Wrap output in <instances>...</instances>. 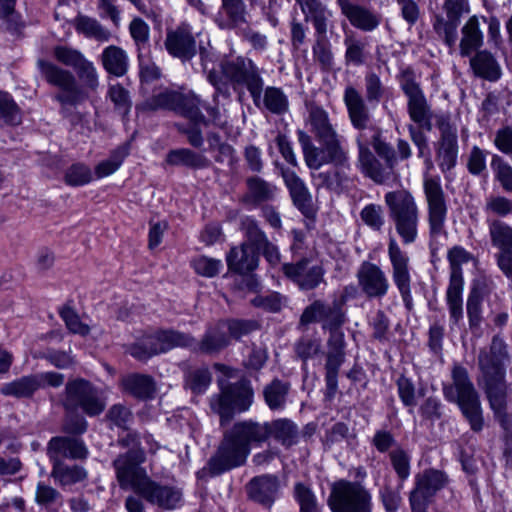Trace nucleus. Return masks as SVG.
I'll return each instance as SVG.
<instances>
[{"mask_svg": "<svg viewBox=\"0 0 512 512\" xmlns=\"http://www.w3.org/2000/svg\"><path fill=\"white\" fill-rule=\"evenodd\" d=\"M219 393L211 397V409L220 417V425L228 424L235 413L246 412L254 400V391L250 381L241 379L230 383L226 379L217 380Z\"/></svg>", "mask_w": 512, "mask_h": 512, "instance_id": "obj_7", "label": "nucleus"}, {"mask_svg": "<svg viewBox=\"0 0 512 512\" xmlns=\"http://www.w3.org/2000/svg\"><path fill=\"white\" fill-rule=\"evenodd\" d=\"M121 391L138 400L152 399L156 393V382L147 374L130 373L120 379Z\"/></svg>", "mask_w": 512, "mask_h": 512, "instance_id": "obj_35", "label": "nucleus"}, {"mask_svg": "<svg viewBox=\"0 0 512 512\" xmlns=\"http://www.w3.org/2000/svg\"><path fill=\"white\" fill-rule=\"evenodd\" d=\"M137 495L148 503L164 510L178 508L183 498L180 488L154 481L151 477Z\"/></svg>", "mask_w": 512, "mask_h": 512, "instance_id": "obj_26", "label": "nucleus"}, {"mask_svg": "<svg viewBox=\"0 0 512 512\" xmlns=\"http://www.w3.org/2000/svg\"><path fill=\"white\" fill-rule=\"evenodd\" d=\"M447 259L450 266V279L446 291V302L450 320L453 324H457L463 317L464 280L461 266L473 260V255L462 246L455 245L449 249Z\"/></svg>", "mask_w": 512, "mask_h": 512, "instance_id": "obj_11", "label": "nucleus"}, {"mask_svg": "<svg viewBox=\"0 0 512 512\" xmlns=\"http://www.w3.org/2000/svg\"><path fill=\"white\" fill-rule=\"evenodd\" d=\"M424 193L428 205V224L430 238L445 234L447 205L438 177H425Z\"/></svg>", "mask_w": 512, "mask_h": 512, "instance_id": "obj_18", "label": "nucleus"}, {"mask_svg": "<svg viewBox=\"0 0 512 512\" xmlns=\"http://www.w3.org/2000/svg\"><path fill=\"white\" fill-rule=\"evenodd\" d=\"M201 105L202 101L195 93L189 92L184 94L179 92L174 112L188 118L190 122L203 123L204 126H208L209 120L201 112Z\"/></svg>", "mask_w": 512, "mask_h": 512, "instance_id": "obj_45", "label": "nucleus"}, {"mask_svg": "<svg viewBox=\"0 0 512 512\" xmlns=\"http://www.w3.org/2000/svg\"><path fill=\"white\" fill-rule=\"evenodd\" d=\"M51 477L60 486L66 487L85 481L88 477V472L79 465H67L64 462H56L52 463Z\"/></svg>", "mask_w": 512, "mask_h": 512, "instance_id": "obj_43", "label": "nucleus"}, {"mask_svg": "<svg viewBox=\"0 0 512 512\" xmlns=\"http://www.w3.org/2000/svg\"><path fill=\"white\" fill-rule=\"evenodd\" d=\"M389 218L404 244L414 243L418 237L419 210L412 194L406 190L385 194Z\"/></svg>", "mask_w": 512, "mask_h": 512, "instance_id": "obj_9", "label": "nucleus"}, {"mask_svg": "<svg viewBox=\"0 0 512 512\" xmlns=\"http://www.w3.org/2000/svg\"><path fill=\"white\" fill-rule=\"evenodd\" d=\"M491 243L500 253H512V227L500 219H487Z\"/></svg>", "mask_w": 512, "mask_h": 512, "instance_id": "obj_49", "label": "nucleus"}, {"mask_svg": "<svg viewBox=\"0 0 512 512\" xmlns=\"http://www.w3.org/2000/svg\"><path fill=\"white\" fill-rule=\"evenodd\" d=\"M144 460V452L136 447H132L114 459L112 465L121 489H132L136 494L139 493L150 477L141 466Z\"/></svg>", "mask_w": 512, "mask_h": 512, "instance_id": "obj_15", "label": "nucleus"}, {"mask_svg": "<svg viewBox=\"0 0 512 512\" xmlns=\"http://www.w3.org/2000/svg\"><path fill=\"white\" fill-rule=\"evenodd\" d=\"M276 166L279 168L284 183L289 190L293 204L303 215L311 217L314 214L312 195L304 181L296 174L295 171L286 168L283 165L276 164Z\"/></svg>", "mask_w": 512, "mask_h": 512, "instance_id": "obj_30", "label": "nucleus"}, {"mask_svg": "<svg viewBox=\"0 0 512 512\" xmlns=\"http://www.w3.org/2000/svg\"><path fill=\"white\" fill-rule=\"evenodd\" d=\"M0 119L10 125L21 123V111L11 95L0 91Z\"/></svg>", "mask_w": 512, "mask_h": 512, "instance_id": "obj_62", "label": "nucleus"}, {"mask_svg": "<svg viewBox=\"0 0 512 512\" xmlns=\"http://www.w3.org/2000/svg\"><path fill=\"white\" fill-rule=\"evenodd\" d=\"M191 266L196 274L206 278H213L219 274L223 264L220 259L200 255L191 260Z\"/></svg>", "mask_w": 512, "mask_h": 512, "instance_id": "obj_63", "label": "nucleus"}, {"mask_svg": "<svg viewBox=\"0 0 512 512\" xmlns=\"http://www.w3.org/2000/svg\"><path fill=\"white\" fill-rule=\"evenodd\" d=\"M268 439L274 438L282 446L290 448L298 443L299 429L296 423L288 418H279L266 422Z\"/></svg>", "mask_w": 512, "mask_h": 512, "instance_id": "obj_38", "label": "nucleus"}, {"mask_svg": "<svg viewBox=\"0 0 512 512\" xmlns=\"http://www.w3.org/2000/svg\"><path fill=\"white\" fill-rule=\"evenodd\" d=\"M344 62L346 66H362L366 63L369 52L367 42L355 32H345L344 36Z\"/></svg>", "mask_w": 512, "mask_h": 512, "instance_id": "obj_40", "label": "nucleus"}, {"mask_svg": "<svg viewBox=\"0 0 512 512\" xmlns=\"http://www.w3.org/2000/svg\"><path fill=\"white\" fill-rule=\"evenodd\" d=\"M226 262L229 271L247 275L243 281L248 290L255 291L257 289L258 281L254 275L250 274L259 264V256L255 250L249 248L248 244L232 247L226 256Z\"/></svg>", "mask_w": 512, "mask_h": 512, "instance_id": "obj_24", "label": "nucleus"}, {"mask_svg": "<svg viewBox=\"0 0 512 512\" xmlns=\"http://www.w3.org/2000/svg\"><path fill=\"white\" fill-rule=\"evenodd\" d=\"M491 169L494 173L495 180H497L503 190L512 192V166L498 154H493L490 163Z\"/></svg>", "mask_w": 512, "mask_h": 512, "instance_id": "obj_58", "label": "nucleus"}, {"mask_svg": "<svg viewBox=\"0 0 512 512\" xmlns=\"http://www.w3.org/2000/svg\"><path fill=\"white\" fill-rule=\"evenodd\" d=\"M164 46L172 57L183 63L197 54L196 39L188 23H181L176 28L167 30Z\"/></svg>", "mask_w": 512, "mask_h": 512, "instance_id": "obj_25", "label": "nucleus"}, {"mask_svg": "<svg viewBox=\"0 0 512 512\" xmlns=\"http://www.w3.org/2000/svg\"><path fill=\"white\" fill-rule=\"evenodd\" d=\"M248 497L266 509H271L280 493V480L276 475L253 477L246 485Z\"/></svg>", "mask_w": 512, "mask_h": 512, "instance_id": "obj_28", "label": "nucleus"}, {"mask_svg": "<svg viewBox=\"0 0 512 512\" xmlns=\"http://www.w3.org/2000/svg\"><path fill=\"white\" fill-rule=\"evenodd\" d=\"M82 86H79L88 96V92H96L99 87V78L94 64L85 60L79 67L75 69Z\"/></svg>", "mask_w": 512, "mask_h": 512, "instance_id": "obj_59", "label": "nucleus"}, {"mask_svg": "<svg viewBox=\"0 0 512 512\" xmlns=\"http://www.w3.org/2000/svg\"><path fill=\"white\" fill-rule=\"evenodd\" d=\"M400 87L407 97V111L413 122L416 120L421 121L424 116L432 113L431 106L420 84L417 82L415 72L412 68L406 67L402 70Z\"/></svg>", "mask_w": 512, "mask_h": 512, "instance_id": "obj_23", "label": "nucleus"}, {"mask_svg": "<svg viewBox=\"0 0 512 512\" xmlns=\"http://www.w3.org/2000/svg\"><path fill=\"white\" fill-rule=\"evenodd\" d=\"M211 383V373L207 367L190 370L185 374V385L194 394L206 391Z\"/></svg>", "mask_w": 512, "mask_h": 512, "instance_id": "obj_61", "label": "nucleus"}, {"mask_svg": "<svg viewBox=\"0 0 512 512\" xmlns=\"http://www.w3.org/2000/svg\"><path fill=\"white\" fill-rule=\"evenodd\" d=\"M357 144L359 150L358 160L365 175L378 184H383L390 180L394 174V168L389 167L386 163L384 165L381 164L360 138L357 139Z\"/></svg>", "mask_w": 512, "mask_h": 512, "instance_id": "obj_36", "label": "nucleus"}, {"mask_svg": "<svg viewBox=\"0 0 512 512\" xmlns=\"http://www.w3.org/2000/svg\"><path fill=\"white\" fill-rule=\"evenodd\" d=\"M161 349L166 353L174 348H187L192 351V344L194 337L189 333L180 332L177 330H160L157 332Z\"/></svg>", "mask_w": 512, "mask_h": 512, "instance_id": "obj_51", "label": "nucleus"}, {"mask_svg": "<svg viewBox=\"0 0 512 512\" xmlns=\"http://www.w3.org/2000/svg\"><path fill=\"white\" fill-rule=\"evenodd\" d=\"M315 322L321 323L322 329L328 330L329 334L341 332V327L346 322V313L342 303L333 301L328 304L322 300L312 302L303 310L300 324L306 326Z\"/></svg>", "mask_w": 512, "mask_h": 512, "instance_id": "obj_17", "label": "nucleus"}, {"mask_svg": "<svg viewBox=\"0 0 512 512\" xmlns=\"http://www.w3.org/2000/svg\"><path fill=\"white\" fill-rule=\"evenodd\" d=\"M299 5L306 22L314 27V44L312 53L321 71L330 72L334 69L335 58L332 45L327 37L329 22L333 12L320 0H295Z\"/></svg>", "mask_w": 512, "mask_h": 512, "instance_id": "obj_5", "label": "nucleus"}, {"mask_svg": "<svg viewBox=\"0 0 512 512\" xmlns=\"http://www.w3.org/2000/svg\"><path fill=\"white\" fill-rule=\"evenodd\" d=\"M178 98V91L164 89L154 93L149 98L136 105V110L141 112H155L158 110L174 111Z\"/></svg>", "mask_w": 512, "mask_h": 512, "instance_id": "obj_46", "label": "nucleus"}, {"mask_svg": "<svg viewBox=\"0 0 512 512\" xmlns=\"http://www.w3.org/2000/svg\"><path fill=\"white\" fill-rule=\"evenodd\" d=\"M37 66L41 77L51 86L57 87L58 92L54 99L61 104V114L65 118H70V122L75 124L79 117L67 109V105L76 106L87 99V95L77 84L75 75L57 64L39 59Z\"/></svg>", "mask_w": 512, "mask_h": 512, "instance_id": "obj_6", "label": "nucleus"}, {"mask_svg": "<svg viewBox=\"0 0 512 512\" xmlns=\"http://www.w3.org/2000/svg\"><path fill=\"white\" fill-rule=\"evenodd\" d=\"M345 358L337 356H326L325 363V397L328 400H332L338 390V373L340 367L344 363Z\"/></svg>", "mask_w": 512, "mask_h": 512, "instance_id": "obj_55", "label": "nucleus"}, {"mask_svg": "<svg viewBox=\"0 0 512 512\" xmlns=\"http://www.w3.org/2000/svg\"><path fill=\"white\" fill-rule=\"evenodd\" d=\"M436 126L440 131V138L435 144L436 161L440 170L445 173L457 164L459 153L457 129L446 115L437 117Z\"/></svg>", "mask_w": 512, "mask_h": 512, "instance_id": "obj_19", "label": "nucleus"}, {"mask_svg": "<svg viewBox=\"0 0 512 512\" xmlns=\"http://www.w3.org/2000/svg\"><path fill=\"white\" fill-rule=\"evenodd\" d=\"M451 383L443 384V395L448 402L458 405L463 417L474 432L484 427L480 395L464 366L455 364L451 371Z\"/></svg>", "mask_w": 512, "mask_h": 512, "instance_id": "obj_3", "label": "nucleus"}, {"mask_svg": "<svg viewBox=\"0 0 512 512\" xmlns=\"http://www.w3.org/2000/svg\"><path fill=\"white\" fill-rule=\"evenodd\" d=\"M462 38L459 43L460 55L469 57L483 45V33L477 16H471L461 28Z\"/></svg>", "mask_w": 512, "mask_h": 512, "instance_id": "obj_39", "label": "nucleus"}, {"mask_svg": "<svg viewBox=\"0 0 512 512\" xmlns=\"http://www.w3.org/2000/svg\"><path fill=\"white\" fill-rule=\"evenodd\" d=\"M290 383L274 378L263 388V398L266 405L272 411H282L285 409L290 392Z\"/></svg>", "mask_w": 512, "mask_h": 512, "instance_id": "obj_42", "label": "nucleus"}, {"mask_svg": "<svg viewBox=\"0 0 512 512\" xmlns=\"http://www.w3.org/2000/svg\"><path fill=\"white\" fill-rule=\"evenodd\" d=\"M307 109L310 131L320 144L316 146L307 132L297 130L298 142L307 167L312 170H318L325 164L347 167L348 153L342 146L328 112L317 104H310Z\"/></svg>", "mask_w": 512, "mask_h": 512, "instance_id": "obj_2", "label": "nucleus"}, {"mask_svg": "<svg viewBox=\"0 0 512 512\" xmlns=\"http://www.w3.org/2000/svg\"><path fill=\"white\" fill-rule=\"evenodd\" d=\"M293 497L299 505L300 512H319L317 498L309 484L296 482L293 486Z\"/></svg>", "mask_w": 512, "mask_h": 512, "instance_id": "obj_57", "label": "nucleus"}, {"mask_svg": "<svg viewBox=\"0 0 512 512\" xmlns=\"http://www.w3.org/2000/svg\"><path fill=\"white\" fill-rule=\"evenodd\" d=\"M388 257L392 267V279L399 291L405 307L412 309L413 300L411 293V275L409 268V257L394 238L388 243Z\"/></svg>", "mask_w": 512, "mask_h": 512, "instance_id": "obj_20", "label": "nucleus"}, {"mask_svg": "<svg viewBox=\"0 0 512 512\" xmlns=\"http://www.w3.org/2000/svg\"><path fill=\"white\" fill-rule=\"evenodd\" d=\"M483 211L487 219L505 218L512 214V200L501 195H490L485 200Z\"/></svg>", "mask_w": 512, "mask_h": 512, "instance_id": "obj_56", "label": "nucleus"}, {"mask_svg": "<svg viewBox=\"0 0 512 512\" xmlns=\"http://www.w3.org/2000/svg\"><path fill=\"white\" fill-rule=\"evenodd\" d=\"M230 346V336L227 334L225 324L220 321L207 326L199 340L194 338L192 352L201 355L215 356Z\"/></svg>", "mask_w": 512, "mask_h": 512, "instance_id": "obj_29", "label": "nucleus"}, {"mask_svg": "<svg viewBox=\"0 0 512 512\" xmlns=\"http://www.w3.org/2000/svg\"><path fill=\"white\" fill-rule=\"evenodd\" d=\"M53 56L59 63L74 70L86 60L79 50L65 45L55 46Z\"/></svg>", "mask_w": 512, "mask_h": 512, "instance_id": "obj_64", "label": "nucleus"}, {"mask_svg": "<svg viewBox=\"0 0 512 512\" xmlns=\"http://www.w3.org/2000/svg\"><path fill=\"white\" fill-rule=\"evenodd\" d=\"M448 483V476L441 470L429 468L416 474L415 486L409 495L412 512H427L432 498Z\"/></svg>", "mask_w": 512, "mask_h": 512, "instance_id": "obj_16", "label": "nucleus"}, {"mask_svg": "<svg viewBox=\"0 0 512 512\" xmlns=\"http://www.w3.org/2000/svg\"><path fill=\"white\" fill-rule=\"evenodd\" d=\"M106 397L101 389L84 378L69 379L61 397V405L67 413L81 411L88 417L102 414Z\"/></svg>", "mask_w": 512, "mask_h": 512, "instance_id": "obj_8", "label": "nucleus"}, {"mask_svg": "<svg viewBox=\"0 0 512 512\" xmlns=\"http://www.w3.org/2000/svg\"><path fill=\"white\" fill-rule=\"evenodd\" d=\"M221 71L234 91L246 89L252 96L260 86H264L263 69L249 57L237 56L223 61Z\"/></svg>", "mask_w": 512, "mask_h": 512, "instance_id": "obj_14", "label": "nucleus"}, {"mask_svg": "<svg viewBox=\"0 0 512 512\" xmlns=\"http://www.w3.org/2000/svg\"><path fill=\"white\" fill-rule=\"evenodd\" d=\"M365 97L353 85H347L343 93V102L347 109L352 127L358 131L369 129L372 115L368 104H378L386 93V87L375 72H368L364 77Z\"/></svg>", "mask_w": 512, "mask_h": 512, "instance_id": "obj_4", "label": "nucleus"}, {"mask_svg": "<svg viewBox=\"0 0 512 512\" xmlns=\"http://www.w3.org/2000/svg\"><path fill=\"white\" fill-rule=\"evenodd\" d=\"M74 27L78 33L88 38L98 41H108L110 38V32L98 20L88 16L78 15L74 20Z\"/></svg>", "mask_w": 512, "mask_h": 512, "instance_id": "obj_52", "label": "nucleus"}, {"mask_svg": "<svg viewBox=\"0 0 512 512\" xmlns=\"http://www.w3.org/2000/svg\"><path fill=\"white\" fill-rule=\"evenodd\" d=\"M470 67L477 77L495 82L501 77V67L494 55L487 50H478L470 58Z\"/></svg>", "mask_w": 512, "mask_h": 512, "instance_id": "obj_37", "label": "nucleus"}, {"mask_svg": "<svg viewBox=\"0 0 512 512\" xmlns=\"http://www.w3.org/2000/svg\"><path fill=\"white\" fill-rule=\"evenodd\" d=\"M17 0H0V20H4L6 29L15 36H22L26 27L22 16L16 11Z\"/></svg>", "mask_w": 512, "mask_h": 512, "instance_id": "obj_50", "label": "nucleus"}, {"mask_svg": "<svg viewBox=\"0 0 512 512\" xmlns=\"http://www.w3.org/2000/svg\"><path fill=\"white\" fill-rule=\"evenodd\" d=\"M231 434L247 449L261 446L268 440V430L266 422L254 420H242L236 422L229 430Z\"/></svg>", "mask_w": 512, "mask_h": 512, "instance_id": "obj_34", "label": "nucleus"}, {"mask_svg": "<svg viewBox=\"0 0 512 512\" xmlns=\"http://www.w3.org/2000/svg\"><path fill=\"white\" fill-rule=\"evenodd\" d=\"M47 455L51 463L63 462V459L85 460L89 450L80 437L55 436L47 444Z\"/></svg>", "mask_w": 512, "mask_h": 512, "instance_id": "obj_27", "label": "nucleus"}, {"mask_svg": "<svg viewBox=\"0 0 512 512\" xmlns=\"http://www.w3.org/2000/svg\"><path fill=\"white\" fill-rule=\"evenodd\" d=\"M166 163L172 166H185L194 170L205 169L211 165V161L204 154L188 148L170 150L166 155Z\"/></svg>", "mask_w": 512, "mask_h": 512, "instance_id": "obj_41", "label": "nucleus"}, {"mask_svg": "<svg viewBox=\"0 0 512 512\" xmlns=\"http://www.w3.org/2000/svg\"><path fill=\"white\" fill-rule=\"evenodd\" d=\"M282 271L302 291L314 290L325 282L323 266L307 257L283 264Z\"/></svg>", "mask_w": 512, "mask_h": 512, "instance_id": "obj_21", "label": "nucleus"}, {"mask_svg": "<svg viewBox=\"0 0 512 512\" xmlns=\"http://www.w3.org/2000/svg\"><path fill=\"white\" fill-rule=\"evenodd\" d=\"M358 287L369 299H382L390 289V282L382 268L370 261H363L356 272Z\"/></svg>", "mask_w": 512, "mask_h": 512, "instance_id": "obj_22", "label": "nucleus"}, {"mask_svg": "<svg viewBox=\"0 0 512 512\" xmlns=\"http://www.w3.org/2000/svg\"><path fill=\"white\" fill-rule=\"evenodd\" d=\"M127 352L138 361H147L153 356L163 353L157 332L151 335H145L131 344Z\"/></svg>", "mask_w": 512, "mask_h": 512, "instance_id": "obj_48", "label": "nucleus"}, {"mask_svg": "<svg viewBox=\"0 0 512 512\" xmlns=\"http://www.w3.org/2000/svg\"><path fill=\"white\" fill-rule=\"evenodd\" d=\"M509 359L508 346L499 335H494L489 349L480 350L478 355L483 390L490 409L500 426L512 435V413L508 411L511 391L506 382V363Z\"/></svg>", "mask_w": 512, "mask_h": 512, "instance_id": "obj_1", "label": "nucleus"}, {"mask_svg": "<svg viewBox=\"0 0 512 512\" xmlns=\"http://www.w3.org/2000/svg\"><path fill=\"white\" fill-rule=\"evenodd\" d=\"M342 15H344L350 24L363 32H372L376 30L382 20L379 13L358 4L352 3L350 0H336Z\"/></svg>", "mask_w": 512, "mask_h": 512, "instance_id": "obj_32", "label": "nucleus"}, {"mask_svg": "<svg viewBox=\"0 0 512 512\" xmlns=\"http://www.w3.org/2000/svg\"><path fill=\"white\" fill-rule=\"evenodd\" d=\"M240 229L243 231L246 238V241L242 244H248L249 248L255 251L268 240L265 232L260 228L259 223L251 216L241 218Z\"/></svg>", "mask_w": 512, "mask_h": 512, "instance_id": "obj_53", "label": "nucleus"}, {"mask_svg": "<svg viewBox=\"0 0 512 512\" xmlns=\"http://www.w3.org/2000/svg\"><path fill=\"white\" fill-rule=\"evenodd\" d=\"M248 8L245 0H220L214 23L220 30L232 31L248 23Z\"/></svg>", "mask_w": 512, "mask_h": 512, "instance_id": "obj_31", "label": "nucleus"}, {"mask_svg": "<svg viewBox=\"0 0 512 512\" xmlns=\"http://www.w3.org/2000/svg\"><path fill=\"white\" fill-rule=\"evenodd\" d=\"M251 98L258 109L273 115L281 116L289 111V98L280 87L260 86Z\"/></svg>", "mask_w": 512, "mask_h": 512, "instance_id": "obj_33", "label": "nucleus"}, {"mask_svg": "<svg viewBox=\"0 0 512 512\" xmlns=\"http://www.w3.org/2000/svg\"><path fill=\"white\" fill-rule=\"evenodd\" d=\"M470 11L469 0H443L440 9L432 13L433 31L450 52L455 50L461 20Z\"/></svg>", "mask_w": 512, "mask_h": 512, "instance_id": "obj_10", "label": "nucleus"}, {"mask_svg": "<svg viewBox=\"0 0 512 512\" xmlns=\"http://www.w3.org/2000/svg\"><path fill=\"white\" fill-rule=\"evenodd\" d=\"M331 512H372V497L358 482H335L327 499Z\"/></svg>", "mask_w": 512, "mask_h": 512, "instance_id": "obj_12", "label": "nucleus"}, {"mask_svg": "<svg viewBox=\"0 0 512 512\" xmlns=\"http://www.w3.org/2000/svg\"><path fill=\"white\" fill-rule=\"evenodd\" d=\"M250 449L241 444L230 431L224 433L216 453L209 459L207 466L198 472L200 477L218 476L246 462Z\"/></svg>", "mask_w": 512, "mask_h": 512, "instance_id": "obj_13", "label": "nucleus"}, {"mask_svg": "<svg viewBox=\"0 0 512 512\" xmlns=\"http://www.w3.org/2000/svg\"><path fill=\"white\" fill-rule=\"evenodd\" d=\"M101 62L105 71L116 77H122L128 70L126 52L115 45H110L103 50Z\"/></svg>", "mask_w": 512, "mask_h": 512, "instance_id": "obj_44", "label": "nucleus"}, {"mask_svg": "<svg viewBox=\"0 0 512 512\" xmlns=\"http://www.w3.org/2000/svg\"><path fill=\"white\" fill-rule=\"evenodd\" d=\"M483 295L476 287L472 288L467 298V316L469 328L472 332H478L481 328Z\"/></svg>", "mask_w": 512, "mask_h": 512, "instance_id": "obj_54", "label": "nucleus"}, {"mask_svg": "<svg viewBox=\"0 0 512 512\" xmlns=\"http://www.w3.org/2000/svg\"><path fill=\"white\" fill-rule=\"evenodd\" d=\"M108 98L114 104V110L122 115L127 116L132 107L129 91L121 84L110 85L108 88Z\"/></svg>", "mask_w": 512, "mask_h": 512, "instance_id": "obj_60", "label": "nucleus"}, {"mask_svg": "<svg viewBox=\"0 0 512 512\" xmlns=\"http://www.w3.org/2000/svg\"><path fill=\"white\" fill-rule=\"evenodd\" d=\"M37 390H39V382L36 375L31 374L3 384L0 393L15 398H31Z\"/></svg>", "mask_w": 512, "mask_h": 512, "instance_id": "obj_47", "label": "nucleus"}]
</instances>
